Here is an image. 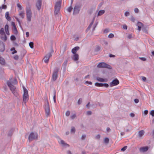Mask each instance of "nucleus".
I'll return each mask as SVG.
<instances>
[{"instance_id":"nucleus-1","label":"nucleus","mask_w":154,"mask_h":154,"mask_svg":"<svg viewBox=\"0 0 154 154\" xmlns=\"http://www.w3.org/2000/svg\"><path fill=\"white\" fill-rule=\"evenodd\" d=\"M17 81L16 79H15L14 82H12V79H11L7 82V85L9 87L12 93L16 96H17V94L16 92L15 87L13 84H17Z\"/></svg>"},{"instance_id":"nucleus-12","label":"nucleus","mask_w":154,"mask_h":154,"mask_svg":"<svg viewBox=\"0 0 154 154\" xmlns=\"http://www.w3.org/2000/svg\"><path fill=\"white\" fill-rule=\"evenodd\" d=\"M52 56L51 53H49L47 54L44 57V61L46 63H48L49 58Z\"/></svg>"},{"instance_id":"nucleus-35","label":"nucleus","mask_w":154,"mask_h":154,"mask_svg":"<svg viewBox=\"0 0 154 154\" xmlns=\"http://www.w3.org/2000/svg\"><path fill=\"white\" fill-rule=\"evenodd\" d=\"M71 133L72 134H74L75 132V129L74 127H72L71 128V129L70 131Z\"/></svg>"},{"instance_id":"nucleus-20","label":"nucleus","mask_w":154,"mask_h":154,"mask_svg":"<svg viewBox=\"0 0 154 154\" xmlns=\"http://www.w3.org/2000/svg\"><path fill=\"white\" fill-rule=\"evenodd\" d=\"M0 64L2 65H4L5 64V60L2 57L0 56Z\"/></svg>"},{"instance_id":"nucleus-64","label":"nucleus","mask_w":154,"mask_h":154,"mask_svg":"<svg viewBox=\"0 0 154 154\" xmlns=\"http://www.w3.org/2000/svg\"><path fill=\"white\" fill-rule=\"evenodd\" d=\"M85 83L86 84H88L90 85H92V82H89L88 81H86L85 82Z\"/></svg>"},{"instance_id":"nucleus-36","label":"nucleus","mask_w":154,"mask_h":154,"mask_svg":"<svg viewBox=\"0 0 154 154\" xmlns=\"http://www.w3.org/2000/svg\"><path fill=\"white\" fill-rule=\"evenodd\" d=\"M0 34L2 35H4V34H5L4 29L3 28H2L0 30Z\"/></svg>"},{"instance_id":"nucleus-51","label":"nucleus","mask_w":154,"mask_h":154,"mask_svg":"<svg viewBox=\"0 0 154 154\" xmlns=\"http://www.w3.org/2000/svg\"><path fill=\"white\" fill-rule=\"evenodd\" d=\"M70 114V112L69 111H68L66 112V115L67 116H69Z\"/></svg>"},{"instance_id":"nucleus-16","label":"nucleus","mask_w":154,"mask_h":154,"mask_svg":"<svg viewBox=\"0 0 154 154\" xmlns=\"http://www.w3.org/2000/svg\"><path fill=\"white\" fill-rule=\"evenodd\" d=\"M148 148L147 146L142 147L139 149V151L140 152H145L148 150Z\"/></svg>"},{"instance_id":"nucleus-9","label":"nucleus","mask_w":154,"mask_h":154,"mask_svg":"<svg viewBox=\"0 0 154 154\" xmlns=\"http://www.w3.org/2000/svg\"><path fill=\"white\" fill-rule=\"evenodd\" d=\"M137 26H138V30L140 31L142 28L143 31L146 33L147 32V31L146 29V28L143 26V24L140 22L137 23Z\"/></svg>"},{"instance_id":"nucleus-44","label":"nucleus","mask_w":154,"mask_h":154,"mask_svg":"<svg viewBox=\"0 0 154 154\" xmlns=\"http://www.w3.org/2000/svg\"><path fill=\"white\" fill-rule=\"evenodd\" d=\"M2 9H6L7 8V6L6 5H3L2 6Z\"/></svg>"},{"instance_id":"nucleus-62","label":"nucleus","mask_w":154,"mask_h":154,"mask_svg":"<svg viewBox=\"0 0 154 154\" xmlns=\"http://www.w3.org/2000/svg\"><path fill=\"white\" fill-rule=\"evenodd\" d=\"M134 101L135 103H138L139 102V100L137 99H135L134 100Z\"/></svg>"},{"instance_id":"nucleus-21","label":"nucleus","mask_w":154,"mask_h":154,"mask_svg":"<svg viewBox=\"0 0 154 154\" xmlns=\"http://www.w3.org/2000/svg\"><path fill=\"white\" fill-rule=\"evenodd\" d=\"M9 13L8 12H6L5 13V17L7 19V20L9 21H11V19L10 17L9 16Z\"/></svg>"},{"instance_id":"nucleus-5","label":"nucleus","mask_w":154,"mask_h":154,"mask_svg":"<svg viewBox=\"0 0 154 154\" xmlns=\"http://www.w3.org/2000/svg\"><path fill=\"white\" fill-rule=\"evenodd\" d=\"M59 69L58 67H56L54 70L52 75V79L53 81H55L58 77V73Z\"/></svg>"},{"instance_id":"nucleus-55","label":"nucleus","mask_w":154,"mask_h":154,"mask_svg":"<svg viewBox=\"0 0 154 154\" xmlns=\"http://www.w3.org/2000/svg\"><path fill=\"white\" fill-rule=\"evenodd\" d=\"M92 112L90 111H88L87 112H86V114L87 115H91L92 114Z\"/></svg>"},{"instance_id":"nucleus-23","label":"nucleus","mask_w":154,"mask_h":154,"mask_svg":"<svg viewBox=\"0 0 154 154\" xmlns=\"http://www.w3.org/2000/svg\"><path fill=\"white\" fill-rule=\"evenodd\" d=\"M14 131V129L13 128H12L10 130V131H9V132L8 134V136L9 137H11L12 135L13 132Z\"/></svg>"},{"instance_id":"nucleus-6","label":"nucleus","mask_w":154,"mask_h":154,"mask_svg":"<svg viewBox=\"0 0 154 154\" xmlns=\"http://www.w3.org/2000/svg\"><path fill=\"white\" fill-rule=\"evenodd\" d=\"M26 14L27 20L29 22L31 21L32 12L30 9V6L29 5L26 8Z\"/></svg>"},{"instance_id":"nucleus-26","label":"nucleus","mask_w":154,"mask_h":154,"mask_svg":"<svg viewBox=\"0 0 154 154\" xmlns=\"http://www.w3.org/2000/svg\"><path fill=\"white\" fill-rule=\"evenodd\" d=\"M13 32L15 35H17L18 33V31L16 27L13 28L12 29Z\"/></svg>"},{"instance_id":"nucleus-41","label":"nucleus","mask_w":154,"mask_h":154,"mask_svg":"<svg viewBox=\"0 0 154 154\" xmlns=\"http://www.w3.org/2000/svg\"><path fill=\"white\" fill-rule=\"evenodd\" d=\"M150 115H151L152 117L154 116V110H152L149 112Z\"/></svg>"},{"instance_id":"nucleus-17","label":"nucleus","mask_w":154,"mask_h":154,"mask_svg":"<svg viewBox=\"0 0 154 154\" xmlns=\"http://www.w3.org/2000/svg\"><path fill=\"white\" fill-rule=\"evenodd\" d=\"M59 143L62 146L64 147H69V144L65 143V142L63 140H60Z\"/></svg>"},{"instance_id":"nucleus-24","label":"nucleus","mask_w":154,"mask_h":154,"mask_svg":"<svg viewBox=\"0 0 154 154\" xmlns=\"http://www.w3.org/2000/svg\"><path fill=\"white\" fill-rule=\"evenodd\" d=\"M98 24V22L97 21H96L95 23L93 24L92 26V32H93L95 29V28L97 27Z\"/></svg>"},{"instance_id":"nucleus-31","label":"nucleus","mask_w":154,"mask_h":154,"mask_svg":"<svg viewBox=\"0 0 154 154\" xmlns=\"http://www.w3.org/2000/svg\"><path fill=\"white\" fill-rule=\"evenodd\" d=\"M96 79L98 81L100 82H105V80L104 79L101 78L100 77H97Z\"/></svg>"},{"instance_id":"nucleus-39","label":"nucleus","mask_w":154,"mask_h":154,"mask_svg":"<svg viewBox=\"0 0 154 154\" xmlns=\"http://www.w3.org/2000/svg\"><path fill=\"white\" fill-rule=\"evenodd\" d=\"M10 38L11 40L12 41H14L16 39L14 35H11V36Z\"/></svg>"},{"instance_id":"nucleus-22","label":"nucleus","mask_w":154,"mask_h":154,"mask_svg":"<svg viewBox=\"0 0 154 154\" xmlns=\"http://www.w3.org/2000/svg\"><path fill=\"white\" fill-rule=\"evenodd\" d=\"M0 38L5 42L7 40V37L5 34H4L3 35H1V36H0Z\"/></svg>"},{"instance_id":"nucleus-7","label":"nucleus","mask_w":154,"mask_h":154,"mask_svg":"<svg viewBox=\"0 0 154 154\" xmlns=\"http://www.w3.org/2000/svg\"><path fill=\"white\" fill-rule=\"evenodd\" d=\"M81 7V5L79 3H76L73 8V14L76 15L78 14L79 12Z\"/></svg>"},{"instance_id":"nucleus-29","label":"nucleus","mask_w":154,"mask_h":154,"mask_svg":"<svg viewBox=\"0 0 154 154\" xmlns=\"http://www.w3.org/2000/svg\"><path fill=\"white\" fill-rule=\"evenodd\" d=\"M105 13V11L104 10H100L98 12L97 16H100L102 15Z\"/></svg>"},{"instance_id":"nucleus-37","label":"nucleus","mask_w":154,"mask_h":154,"mask_svg":"<svg viewBox=\"0 0 154 154\" xmlns=\"http://www.w3.org/2000/svg\"><path fill=\"white\" fill-rule=\"evenodd\" d=\"M33 45L34 43L32 42H30L29 44V45L30 47L32 49L33 48Z\"/></svg>"},{"instance_id":"nucleus-2","label":"nucleus","mask_w":154,"mask_h":154,"mask_svg":"<svg viewBox=\"0 0 154 154\" xmlns=\"http://www.w3.org/2000/svg\"><path fill=\"white\" fill-rule=\"evenodd\" d=\"M61 0L57 2L55 4L54 7V15L56 16L59 13L61 8Z\"/></svg>"},{"instance_id":"nucleus-14","label":"nucleus","mask_w":154,"mask_h":154,"mask_svg":"<svg viewBox=\"0 0 154 154\" xmlns=\"http://www.w3.org/2000/svg\"><path fill=\"white\" fill-rule=\"evenodd\" d=\"M95 17L94 16L93 17V19L92 20V21H91V23L88 26V27L87 28V29H86V32H88L89 30H90V29H91V27L93 25V24H94V20H95Z\"/></svg>"},{"instance_id":"nucleus-47","label":"nucleus","mask_w":154,"mask_h":154,"mask_svg":"<svg viewBox=\"0 0 154 154\" xmlns=\"http://www.w3.org/2000/svg\"><path fill=\"white\" fill-rule=\"evenodd\" d=\"M8 25L6 24L5 26V31H8Z\"/></svg>"},{"instance_id":"nucleus-33","label":"nucleus","mask_w":154,"mask_h":154,"mask_svg":"<svg viewBox=\"0 0 154 154\" xmlns=\"http://www.w3.org/2000/svg\"><path fill=\"white\" fill-rule=\"evenodd\" d=\"M109 140L108 138L106 137L104 138V142L106 144H108V143H109Z\"/></svg>"},{"instance_id":"nucleus-30","label":"nucleus","mask_w":154,"mask_h":154,"mask_svg":"<svg viewBox=\"0 0 154 154\" xmlns=\"http://www.w3.org/2000/svg\"><path fill=\"white\" fill-rule=\"evenodd\" d=\"M19 15L23 19L24 17L25 13L24 11H22L19 14Z\"/></svg>"},{"instance_id":"nucleus-54","label":"nucleus","mask_w":154,"mask_h":154,"mask_svg":"<svg viewBox=\"0 0 154 154\" xmlns=\"http://www.w3.org/2000/svg\"><path fill=\"white\" fill-rule=\"evenodd\" d=\"M86 137V135L85 134L83 135L81 137V139L82 140L85 139Z\"/></svg>"},{"instance_id":"nucleus-58","label":"nucleus","mask_w":154,"mask_h":154,"mask_svg":"<svg viewBox=\"0 0 154 154\" xmlns=\"http://www.w3.org/2000/svg\"><path fill=\"white\" fill-rule=\"evenodd\" d=\"M100 134H97L96 136V138L97 139H99L100 138Z\"/></svg>"},{"instance_id":"nucleus-32","label":"nucleus","mask_w":154,"mask_h":154,"mask_svg":"<svg viewBox=\"0 0 154 154\" xmlns=\"http://www.w3.org/2000/svg\"><path fill=\"white\" fill-rule=\"evenodd\" d=\"M11 51L12 52V54H13L15 53H17V51L15 50V48L13 47L11 48Z\"/></svg>"},{"instance_id":"nucleus-45","label":"nucleus","mask_w":154,"mask_h":154,"mask_svg":"<svg viewBox=\"0 0 154 154\" xmlns=\"http://www.w3.org/2000/svg\"><path fill=\"white\" fill-rule=\"evenodd\" d=\"M127 146H125L121 149V151H124L127 149Z\"/></svg>"},{"instance_id":"nucleus-40","label":"nucleus","mask_w":154,"mask_h":154,"mask_svg":"<svg viewBox=\"0 0 154 154\" xmlns=\"http://www.w3.org/2000/svg\"><path fill=\"white\" fill-rule=\"evenodd\" d=\"M93 12V9L92 8H90L88 11V13L90 14H91Z\"/></svg>"},{"instance_id":"nucleus-27","label":"nucleus","mask_w":154,"mask_h":154,"mask_svg":"<svg viewBox=\"0 0 154 154\" xmlns=\"http://www.w3.org/2000/svg\"><path fill=\"white\" fill-rule=\"evenodd\" d=\"M100 49L101 48L100 46L98 45L94 49V52L97 53L100 50Z\"/></svg>"},{"instance_id":"nucleus-46","label":"nucleus","mask_w":154,"mask_h":154,"mask_svg":"<svg viewBox=\"0 0 154 154\" xmlns=\"http://www.w3.org/2000/svg\"><path fill=\"white\" fill-rule=\"evenodd\" d=\"M103 86H104L106 88H108L109 87V85L106 83H103Z\"/></svg>"},{"instance_id":"nucleus-61","label":"nucleus","mask_w":154,"mask_h":154,"mask_svg":"<svg viewBox=\"0 0 154 154\" xmlns=\"http://www.w3.org/2000/svg\"><path fill=\"white\" fill-rule=\"evenodd\" d=\"M134 12L136 13H138L139 12V10L137 8H135L134 9Z\"/></svg>"},{"instance_id":"nucleus-4","label":"nucleus","mask_w":154,"mask_h":154,"mask_svg":"<svg viewBox=\"0 0 154 154\" xmlns=\"http://www.w3.org/2000/svg\"><path fill=\"white\" fill-rule=\"evenodd\" d=\"M23 88L24 92L23 96V100L24 102L25 103H26L29 99L28 91L24 86H23Z\"/></svg>"},{"instance_id":"nucleus-57","label":"nucleus","mask_w":154,"mask_h":154,"mask_svg":"<svg viewBox=\"0 0 154 154\" xmlns=\"http://www.w3.org/2000/svg\"><path fill=\"white\" fill-rule=\"evenodd\" d=\"M109 29H106L104 30V32L105 33H106L109 32Z\"/></svg>"},{"instance_id":"nucleus-49","label":"nucleus","mask_w":154,"mask_h":154,"mask_svg":"<svg viewBox=\"0 0 154 154\" xmlns=\"http://www.w3.org/2000/svg\"><path fill=\"white\" fill-rule=\"evenodd\" d=\"M14 59L16 60H17L19 59V56L17 55H15L14 57Z\"/></svg>"},{"instance_id":"nucleus-11","label":"nucleus","mask_w":154,"mask_h":154,"mask_svg":"<svg viewBox=\"0 0 154 154\" xmlns=\"http://www.w3.org/2000/svg\"><path fill=\"white\" fill-rule=\"evenodd\" d=\"M119 81L118 80L116 79H114L110 84V86L111 87L116 85L119 84Z\"/></svg>"},{"instance_id":"nucleus-28","label":"nucleus","mask_w":154,"mask_h":154,"mask_svg":"<svg viewBox=\"0 0 154 154\" xmlns=\"http://www.w3.org/2000/svg\"><path fill=\"white\" fill-rule=\"evenodd\" d=\"M144 133V131L143 130L139 131L138 132L139 136L140 137H142Z\"/></svg>"},{"instance_id":"nucleus-19","label":"nucleus","mask_w":154,"mask_h":154,"mask_svg":"<svg viewBox=\"0 0 154 154\" xmlns=\"http://www.w3.org/2000/svg\"><path fill=\"white\" fill-rule=\"evenodd\" d=\"M79 48V47L78 46L75 47L72 49V52L74 54H76V52L78 50Z\"/></svg>"},{"instance_id":"nucleus-15","label":"nucleus","mask_w":154,"mask_h":154,"mask_svg":"<svg viewBox=\"0 0 154 154\" xmlns=\"http://www.w3.org/2000/svg\"><path fill=\"white\" fill-rule=\"evenodd\" d=\"M42 0H38L36 3V6L38 10H39L41 9L42 5Z\"/></svg>"},{"instance_id":"nucleus-13","label":"nucleus","mask_w":154,"mask_h":154,"mask_svg":"<svg viewBox=\"0 0 154 154\" xmlns=\"http://www.w3.org/2000/svg\"><path fill=\"white\" fill-rule=\"evenodd\" d=\"M5 49V44L2 41H0V52H3Z\"/></svg>"},{"instance_id":"nucleus-25","label":"nucleus","mask_w":154,"mask_h":154,"mask_svg":"<svg viewBox=\"0 0 154 154\" xmlns=\"http://www.w3.org/2000/svg\"><path fill=\"white\" fill-rule=\"evenodd\" d=\"M79 58V55L77 54H74L73 55V59L75 61H77L78 60Z\"/></svg>"},{"instance_id":"nucleus-10","label":"nucleus","mask_w":154,"mask_h":154,"mask_svg":"<svg viewBox=\"0 0 154 154\" xmlns=\"http://www.w3.org/2000/svg\"><path fill=\"white\" fill-rule=\"evenodd\" d=\"M37 138V134H35L33 133H31L28 137V140L29 142L34 140L36 139Z\"/></svg>"},{"instance_id":"nucleus-63","label":"nucleus","mask_w":154,"mask_h":154,"mask_svg":"<svg viewBox=\"0 0 154 154\" xmlns=\"http://www.w3.org/2000/svg\"><path fill=\"white\" fill-rule=\"evenodd\" d=\"M11 25L12 26H13V28L14 27H16V25H15V23L13 22H12V23H11Z\"/></svg>"},{"instance_id":"nucleus-34","label":"nucleus","mask_w":154,"mask_h":154,"mask_svg":"<svg viewBox=\"0 0 154 154\" xmlns=\"http://www.w3.org/2000/svg\"><path fill=\"white\" fill-rule=\"evenodd\" d=\"M95 85L97 87H103V83L96 82L95 84Z\"/></svg>"},{"instance_id":"nucleus-59","label":"nucleus","mask_w":154,"mask_h":154,"mask_svg":"<svg viewBox=\"0 0 154 154\" xmlns=\"http://www.w3.org/2000/svg\"><path fill=\"white\" fill-rule=\"evenodd\" d=\"M143 113L145 115H146L148 113V110H146L144 111Z\"/></svg>"},{"instance_id":"nucleus-43","label":"nucleus","mask_w":154,"mask_h":154,"mask_svg":"<svg viewBox=\"0 0 154 154\" xmlns=\"http://www.w3.org/2000/svg\"><path fill=\"white\" fill-rule=\"evenodd\" d=\"M17 7L20 10H21L22 9V7L21 5L19 3L17 4Z\"/></svg>"},{"instance_id":"nucleus-53","label":"nucleus","mask_w":154,"mask_h":154,"mask_svg":"<svg viewBox=\"0 0 154 154\" xmlns=\"http://www.w3.org/2000/svg\"><path fill=\"white\" fill-rule=\"evenodd\" d=\"M129 15H130V13L128 11L125 12V16H126V17L129 16Z\"/></svg>"},{"instance_id":"nucleus-38","label":"nucleus","mask_w":154,"mask_h":154,"mask_svg":"<svg viewBox=\"0 0 154 154\" xmlns=\"http://www.w3.org/2000/svg\"><path fill=\"white\" fill-rule=\"evenodd\" d=\"M72 9V6H70L67 9V11L69 12H71Z\"/></svg>"},{"instance_id":"nucleus-18","label":"nucleus","mask_w":154,"mask_h":154,"mask_svg":"<svg viewBox=\"0 0 154 154\" xmlns=\"http://www.w3.org/2000/svg\"><path fill=\"white\" fill-rule=\"evenodd\" d=\"M67 60H66L64 61L63 63V64L62 67L63 68V72H64L66 70V66L67 65Z\"/></svg>"},{"instance_id":"nucleus-48","label":"nucleus","mask_w":154,"mask_h":154,"mask_svg":"<svg viewBox=\"0 0 154 154\" xmlns=\"http://www.w3.org/2000/svg\"><path fill=\"white\" fill-rule=\"evenodd\" d=\"M15 18L16 20L18 22L19 24L20 27H21V23L19 19L17 17H15Z\"/></svg>"},{"instance_id":"nucleus-56","label":"nucleus","mask_w":154,"mask_h":154,"mask_svg":"<svg viewBox=\"0 0 154 154\" xmlns=\"http://www.w3.org/2000/svg\"><path fill=\"white\" fill-rule=\"evenodd\" d=\"M82 102V99L81 98H80L78 101V104L79 105L81 104V102Z\"/></svg>"},{"instance_id":"nucleus-50","label":"nucleus","mask_w":154,"mask_h":154,"mask_svg":"<svg viewBox=\"0 0 154 154\" xmlns=\"http://www.w3.org/2000/svg\"><path fill=\"white\" fill-rule=\"evenodd\" d=\"M130 20L133 22H134L135 20V19L133 16L131 17Z\"/></svg>"},{"instance_id":"nucleus-60","label":"nucleus","mask_w":154,"mask_h":154,"mask_svg":"<svg viewBox=\"0 0 154 154\" xmlns=\"http://www.w3.org/2000/svg\"><path fill=\"white\" fill-rule=\"evenodd\" d=\"M139 58L142 61H145L146 60V59L145 57H139Z\"/></svg>"},{"instance_id":"nucleus-42","label":"nucleus","mask_w":154,"mask_h":154,"mask_svg":"<svg viewBox=\"0 0 154 154\" xmlns=\"http://www.w3.org/2000/svg\"><path fill=\"white\" fill-rule=\"evenodd\" d=\"M114 37V35L112 33H110L108 36V37L109 38H112Z\"/></svg>"},{"instance_id":"nucleus-8","label":"nucleus","mask_w":154,"mask_h":154,"mask_svg":"<svg viewBox=\"0 0 154 154\" xmlns=\"http://www.w3.org/2000/svg\"><path fill=\"white\" fill-rule=\"evenodd\" d=\"M44 107L46 116L47 117L50 115V113L49 105L48 101L45 103Z\"/></svg>"},{"instance_id":"nucleus-52","label":"nucleus","mask_w":154,"mask_h":154,"mask_svg":"<svg viewBox=\"0 0 154 154\" xmlns=\"http://www.w3.org/2000/svg\"><path fill=\"white\" fill-rule=\"evenodd\" d=\"M76 115L75 114H74L73 115H72L70 116V118L71 119H75L76 117Z\"/></svg>"},{"instance_id":"nucleus-3","label":"nucleus","mask_w":154,"mask_h":154,"mask_svg":"<svg viewBox=\"0 0 154 154\" xmlns=\"http://www.w3.org/2000/svg\"><path fill=\"white\" fill-rule=\"evenodd\" d=\"M97 67L98 68H106L110 69H112V67L110 65L104 62L99 63L97 66Z\"/></svg>"}]
</instances>
